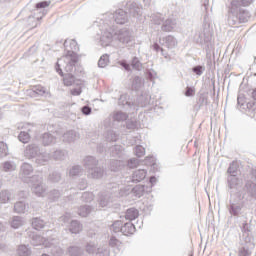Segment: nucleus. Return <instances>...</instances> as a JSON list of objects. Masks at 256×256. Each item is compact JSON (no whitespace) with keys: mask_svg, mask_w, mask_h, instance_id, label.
<instances>
[{"mask_svg":"<svg viewBox=\"0 0 256 256\" xmlns=\"http://www.w3.org/2000/svg\"><path fill=\"white\" fill-rule=\"evenodd\" d=\"M32 185V192L37 195V197H45L47 191V186L43 184V178L37 175L32 176V181L28 183Z\"/></svg>","mask_w":256,"mask_h":256,"instance_id":"5","label":"nucleus"},{"mask_svg":"<svg viewBox=\"0 0 256 256\" xmlns=\"http://www.w3.org/2000/svg\"><path fill=\"white\" fill-rule=\"evenodd\" d=\"M193 73H195L196 75H198L199 77H201V75H203L204 71H205V67L198 65L192 68Z\"/></svg>","mask_w":256,"mask_h":256,"instance_id":"54","label":"nucleus"},{"mask_svg":"<svg viewBox=\"0 0 256 256\" xmlns=\"http://www.w3.org/2000/svg\"><path fill=\"white\" fill-rule=\"evenodd\" d=\"M113 19L118 25H125L128 19L127 12H125L123 9H118L113 14Z\"/></svg>","mask_w":256,"mask_h":256,"instance_id":"11","label":"nucleus"},{"mask_svg":"<svg viewBox=\"0 0 256 256\" xmlns=\"http://www.w3.org/2000/svg\"><path fill=\"white\" fill-rule=\"evenodd\" d=\"M110 247H119L121 245V241L119 239H116L115 236H112L109 241Z\"/></svg>","mask_w":256,"mask_h":256,"instance_id":"56","label":"nucleus"},{"mask_svg":"<svg viewBox=\"0 0 256 256\" xmlns=\"http://www.w3.org/2000/svg\"><path fill=\"white\" fill-rule=\"evenodd\" d=\"M249 17H251V14H249L248 11L239 9L238 18H240V23H247L249 21Z\"/></svg>","mask_w":256,"mask_h":256,"instance_id":"34","label":"nucleus"},{"mask_svg":"<svg viewBox=\"0 0 256 256\" xmlns=\"http://www.w3.org/2000/svg\"><path fill=\"white\" fill-rule=\"evenodd\" d=\"M227 185L230 189L231 193H239V191H243L245 193V189L240 190L243 187V180L238 176H227Z\"/></svg>","mask_w":256,"mask_h":256,"instance_id":"8","label":"nucleus"},{"mask_svg":"<svg viewBox=\"0 0 256 256\" xmlns=\"http://www.w3.org/2000/svg\"><path fill=\"white\" fill-rule=\"evenodd\" d=\"M9 155V148L5 142H0V157H7Z\"/></svg>","mask_w":256,"mask_h":256,"instance_id":"46","label":"nucleus"},{"mask_svg":"<svg viewBox=\"0 0 256 256\" xmlns=\"http://www.w3.org/2000/svg\"><path fill=\"white\" fill-rule=\"evenodd\" d=\"M12 229H19V227H23L25 225V221L21 216H14L12 221L10 222Z\"/></svg>","mask_w":256,"mask_h":256,"instance_id":"29","label":"nucleus"},{"mask_svg":"<svg viewBox=\"0 0 256 256\" xmlns=\"http://www.w3.org/2000/svg\"><path fill=\"white\" fill-rule=\"evenodd\" d=\"M81 93H82L81 88H74L71 90V94L75 95V96H79V95H81Z\"/></svg>","mask_w":256,"mask_h":256,"instance_id":"64","label":"nucleus"},{"mask_svg":"<svg viewBox=\"0 0 256 256\" xmlns=\"http://www.w3.org/2000/svg\"><path fill=\"white\" fill-rule=\"evenodd\" d=\"M132 193L135 197L141 198L145 195V185H137L132 189Z\"/></svg>","mask_w":256,"mask_h":256,"instance_id":"33","label":"nucleus"},{"mask_svg":"<svg viewBox=\"0 0 256 256\" xmlns=\"http://www.w3.org/2000/svg\"><path fill=\"white\" fill-rule=\"evenodd\" d=\"M33 165L25 162L20 167L19 177L24 183H31L33 181Z\"/></svg>","mask_w":256,"mask_h":256,"instance_id":"7","label":"nucleus"},{"mask_svg":"<svg viewBox=\"0 0 256 256\" xmlns=\"http://www.w3.org/2000/svg\"><path fill=\"white\" fill-rule=\"evenodd\" d=\"M127 117H129L127 113L121 111L115 112L113 114L114 121H127Z\"/></svg>","mask_w":256,"mask_h":256,"instance_id":"42","label":"nucleus"},{"mask_svg":"<svg viewBox=\"0 0 256 256\" xmlns=\"http://www.w3.org/2000/svg\"><path fill=\"white\" fill-rule=\"evenodd\" d=\"M83 165L89 171L99 165V160L93 156H86L83 160Z\"/></svg>","mask_w":256,"mask_h":256,"instance_id":"18","label":"nucleus"},{"mask_svg":"<svg viewBox=\"0 0 256 256\" xmlns=\"http://www.w3.org/2000/svg\"><path fill=\"white\" fill-rule=\"evenodd\" d=\"M195 95V89L191 87L186 88L185 96L186 97H193Z\"/></svg>","mask_w":256,"mask_h":256,"instance_id":"61","label":"nucleus"},{"mask_svg":"<svg viewBox=\"0 0 256 256\" xmlns=\"http://www.w3.org/2000/svg\"><path fill=\"white\" fill-rule=\"evenodd\" d=\"M137 165H139V160H137L136 158H132L128 161V167H130V169L137 167Z\"/></svg>","mask_w":256,"mask_h":256,"instance_id":"59","label":"nucleus"},{"mask_svg":"<svg viewBox=\"0 0 256 256\" xmlns=\"http://www.w3.org/2000/svg\"><path fill=\"white\" fill-rule=\"evenodd\" d=\"M123 166V162L121 160H113L111 162V171H119Z\"/></svg>","mask_w":256,"mask_h":256,"instance_id":"48","label":"nucleus"},{"mask_svg":"<svg viewBox=\"0 0 256 256\" xmlns=\"http://www.w3.org/2000/svg\"><path fill=\"white\" fill-rule=\"evenodd\" d=\"M17 169V164L13 161H5L2 163V171H5V173H11V171H15Z\"/></svg>","mask_w":256,"mask_h":256,"instance_id":"30","label":"nucleus"},{"mask_svg":"<svg viewBox=\"0 0 256 256\" xmlns=\"http://www.w3.org/2000/svg\"><path fill=\"white\" fill-rule=\"evenodd\" d=\"M134 154L136 157H143L145 155V148L141 145H138L134 149Z\"/></svg>","mask_w":256,"mask_h":256,"instance_id":"53","label":"nucleus"},{"mask_svg":"<svg viewBox=\"0 0 256 256\" xmlns=\"http://www.w3.org/2000/svg\"><path fill=\"white\" fill-rule=\"evenodd\" d=\"M66 158L67 151L65 150H56L53 152V155H51V159H54L55 161H64Z\"/></svg>","mask_w":256,"mask_h":256,"instance_id":"28","label":"nucleus"},{"mask_svg":"<svg viewBox=\"0 0 256 256\" xmlns=\"http://www.w3.org/2000/svg\"><path fill=\"white\" fill-rule=\"evenodd\" d=\"M113 38L119 41V43H122V45H127V43H131V41H133V33L127 28L115 31V28L107 26L102 31V36L100 37L103 47L109 46L111 41H113Z\"/></svg>","mask_w":256,"mask_h":256,"instance_id":"2","label":"nucleus"},{"mask_svg":"<svg viewBox=\"0 0 256 256\" xmlns=\"http://www.w3.org/2000/svg\"><path fill=\"white\" fill-rule=\"evenodd\" d=\"M14 211L15 213H25L29 211V204L24 201H18L14 204Z\"/></svg>","mask_w":256,"mask_h":256,"instance_id":"23","label":"nucleus"},{"mask_svg":"<svg viewBox=\"0 0 256 256\" xmlns=\"http://www.w3.org/2000/svg\"><path fill=\"white\" fill-rule=\"evenodd\" d=\"M63 83L65 87H71L72 85H75L76 83L75 76L71 74V72H68L63 76Z\"/></svg>","mask_w":256,"mask_h":256,"instance_id":"26","label":"nucleus"},{"mask_svg":"<svg viewBox=\"0 0 256 256\" xmlns=\"http://www.w3.org/2000/svg\"><path fill=\"white\" fill-rule=\"evenodd\" d=\"M69 231L74 233L75 235H77V233H81V231H83V225H81V223H79V221L73 220L70 223Z\"/></svg>","mask_w":256,"mask_h":256,"instance_id":"27","label":"nucleus"},{"mask_svg":"<svg viewBox=\"0 0 256 256\" xmlns=\"http://www.w3.org/2000/svg\"><path fill=\"white\" fill-rule=\"evenodd\" d=\"M18 139L21 143H27L28 141H31V135L29 132L21 131L18 135Z\"/></svg>","mask_w":256,"mask_h":256,"instance_id":"44","label":"nucleus"},{"mask_svg":"<svg viewBox=\"0 0 256 256\" xmlns=\"http://www.w3.org/2000/svg\"><path fill=\"white\" fill-rule=\"evenodd\" d=\"M131 65L133 69H136V71H141L142 65H141V62L139 61V58L134 57Z\"/></svg>","mask_w":256,"mask_h":256,"instance_id":"55","label":"nucleus"},{"mask_svg":"<svg viewBox=\"0 0 256 256\" xmlns=\"http://www.w3.org/2000/svg\"><path fill=\"white\" fill-rule=\"evenodd\" d=\"M139 217V211L135 208H130L126 211L125 219L128 221H135Z\"/></svg>","mask_w":256,"mask_h":256,"instance_id":"31","label":"nucleus"},{"mask_svg":"<svg viewBox=\"0 0 256 256\" xmlns=\"http://www.w3.org/2000/svg\"><path fill=\"white\" fill-rule=\"evenodd\" d=\"M50 183H59L61 181V174L59 172H51L48 176Z\"/></svg>","mask_w":256,"mask_h":256,"instance_id":"41","label":"nucleus"},{"mask_svg":"<svg viewBox=\"0 0 256 256\" xmlns=\"http://www.w3.org/2000/svg\"><path fill=\"white\" fill-rule=\"evenodd\" d=\"M94 195L92 192H84L82 194V201H85V203H91V201H93L94 199Z\"/></svg>","mask_w":256,"mask_h":256,"instance_id":"50","label":"nucleus"},{"mask_svg":"<svg viewBox=\"0 0 256 256\" xmlns=\"http://www.w3.org/2000/svg\"><path fill=\"white\" fill-rule=\"evenodd\" d=\"M31 237V245L34 247H39V245H44L45 247H49L51 250V254L53 256H63V249L59 246H55V243L49 242L45 240V238L41 237V235L33 233L30 235Z\"/></svg>","mask_w":256,"mask_h":256,"instance_id":"4","label":"nucleus"},{"mask_svg":"<svg viewBox=\"0 0 256 256\" xmlns=\"http://www.w3.org/2000/svg\"><path fill=\"white\" fill-rule=\"evenodd\" d=\"M68 253L71 256H81V248L77 247V246H72L68 249Z\"/></svg>","mask_w":256,"mask_h":256,"instance_id":"51","label":"nucleus"},{"mask_svg":"<svg viewBox=\"0 0 256 256\" xmlns=\"http://www.w3.org/2000/svg\"><path fill=\"white\" fill-rule=\"evenodd\" d=\"M32 227L36 229V231H39V229H43V227H45V221L39 218H33Z\"/></svg>","mask_w":256,"mask_h":256,"instance_id":"38","label":"nucleus"},{"mask_svg":"<svg viewBox=\"0 0 256 256\" xmlns=\"http://www.w3.org/2000/svg\"><path fill=\"white\" fill-rule=\"evenodd\" d=\"M227 175V177H237L239 175V163L237 161L230 163L227 169Z\"/></svg>","mask_w":256,"mask_h":256,"instance_id":"21","label":"nucleus"},{"mask_svg":"<svg viewBox=\"0 0 256 256\" xmlns=\"http://www.w3.org/2000/svg\"><path fill=\"white\" fill-rule=\"evenodd\" d=\"M34 159H36L35 163L37 165H47V163L51 161V153L40 151V154H38Z\"/></svg>","mask_w":256,"mask_h":256,"instance_id":"16","label":"nucleus"},{"mask_svg":"<svg viewBox=\"0 0 256 256\" xmlns=\"http://www.w3.org/2000/svg\"><path fill=\"white\" fill-rule=\"evenodd\" d=\"M42 144L44 147L55 144V136H53L51 133H44L42 135Z\"/></svg>","mask_w":256,"mask_h":256,"instance_id":"25","label":"nucleus"},{"mask_svg":"<svg viewBox=\"0 0 256 256\" xmlns=\"http://www.w3.org/2000/svg\"><path fill=\"white\" fill-rule=\"evenodd\" d=\"M70 220H71V214H65L59 219L60 223H69Z\"/></svg>","mask_w":256,"mask_h":256,"instance_id":"60","label":"nucleus"},{"mask_svg":"<svg viewBox=\"0 0 256 256\" xmlns=\"http://www.w3.org/2000/svg\"><path fill=\"white\" fill-rule=\"evenodd\" d=\"M51 5V1H42L36 4V11L38 13H41V16H37L36 19L39 21L47 15V10L45 9L46 7H49Z\"/></svg>","mask_w":256,"mask_h":256,"instance_id":"15","label":"nucleus"},{"mask_svg":"<svg viewBox=\"0 0 256 256\" xmlns=\"http://www.w3.org/2000/svg\"><path fill=\"white\" fill-rule=\"evenodd\" d=\"M83 173V168L80 165L73 166L69 170L70 177H77V175H81Z\"/></svg>","mask_w":256,"mask_h":256,"instance_id":"39","label":"nucleus"},{"mask_svg":"<svg viewBox=\"0 0 256 256\" xmlns=\"http://www.w3.org/2000/svg\"><path fill=\"white\" fill-rule=\"evenodd\" d=\"M64 47L67 53L58 59L55 69L59 75H63V69L66 73H73L75 65H77V54L75 51H79V45L76 40H65ZM63 69H62V68Z\"/></svg>","mask_w":256,"mask_h":256,"instance_id":"1","label":"nucleus"},{"mask_svg":"<svg viewBox=\"0 0 256 256\" xmlns=\"http://www.w3.org/2000/svg\"><path fill=\"white\" fill-rule=\"evenodd\" d=\"M243 207H245V192H231L229 204L227 209L233 217H239L243 213Z\"/></svg>","mask_w":256,"mask_h":256,"instance_id":"3","label":"nucleus"},{"mask_svg":"<svg viewBox=\"0 0 256 256\" xmlns=\"http://www.w3.org/2000/svg\"><path fill=\"white\" fill-rule=\"evenodd\" d=\"M129 15L132 17H141L143 15V8L137 3H132L128 10Z\"/></svg>","mask_w":256,"mask_h":256,"instance_id":"19","label":"nucleus"},{"mask_svg":"<svg viewBox=\"0 0 256 256\" xmlns=\"http://www.w3.org/2000/svg\"><path fill=\"white\" fill-rule=\"evenodd\" d=\"M121 233L126 236L133 235V233H135V225L131 222L125 223L121 228Z\"/></svg>","mask_w":256,"mask_h":256,"instance_id":"24","label":"nucleus"},{"mask_svg":"<svg viewBox=\"0 0 256 256\" xmlns=\"http://www.w3.org/2000/svg\"><path fill=\"white\" fill-rule=\"evenodd\" d=\"M241 7V3L239 0H232L230 5V12L228 16L229 25H239L241 20L239 18V8Z\"/></svg>","mask_w":256,"mask_h":256,"instance_id":"6","label":"nucleus"},{"mask_svg":"<svg viewBox=\"0 0 256 256\" xmlns=\"http://www.w3.org/2000/svg\"><path fill=\"white\" fill-rule=\"evenodd\" d=\"M177 27V20L174 18H168L162 22L161 31L165 33H171Z\"/></svg>","mask_w":256,"mask_h":256,"instance_id":"12","label":"nucleus"},{"mask_svg":"<svg viewBox=\"0 0 256 256\" xmlns=\"http://www.w3.org/2000/svg\"><path fill=\"white\" fill-rule=\"evenodd\" d=\"M245 189L248 191L251 197H256V183L248 181L245 185Z\"/></svg>","mask_w":256,"mask_h":256,"instance_id":"35","label":"nucleus"},{"mask_svg":"<svg viewBox=\"0 0 256 256\" xmlns=\"http://www.w3.org/2000/svg\"><path fill=\"white\" fill-rule=\"evenodd\" d=\"M123 227V222L121 220H117L112 224L111 230L114 233L121 232V228Z\"/></svg>","mask_w":256,"mask_h":256,"instance_id":"45","label":"nucleus"},{"mask_svg":"<svg viewBox=\"0 0 256 256\" xmlns=\"http://www.w3.org/2000/svg\"><path fill=\"white\" fill-rule=\"evenodd\" d=\"M159 43L162 45V47H166L167 49H175V47H177V39L171 35L160 38Z\"/></svg>","mask_w":256,"mask_h":256,"instance_id":"10","label":"nucleus"},{"mask_svg":"<svg viewBox=\"0 0 256 256\" xmlns=\"http://www.w3.org/2000/svg\"><path fill=\"white\" fill-rule=\"evenodd\" d=\"M60 197H61V192H59V190H52L48 195V198L50 199V201H57V199H59Z\"/></svg>","mask_w":256,"mask_h":256,"instance_id":"49","label":"nucleus"},{"mask_svg":"<svg viewBox=\"0 0 256 256\" xmlns=\"http://www.w3.org/2000/svg\"><path fill=\"white\" fill-rule=\"evenodd\" d=\"M86 251L91 255L93 253H104V255H107L109 253V250H107V247L103 248H97V243L95 242H88L86 244Z\"/></svg>","mask_w":256,"mask_h":256,"instance_id":"13","label":"nucleus"},{"mask_svg":"<svg viewBox=\"0 0 256 256\" xmlns=\"http://www.w3.org/2000/svg\"><path fill=\"white\" fill-rule=\"evenodd\" d=\"M153 49H154V51H161L163 57L167 58V53H164L163 48H161V46H159V44L155 43L153 45Z\"/></svg>","mask_w":256,"mask_h":256,"instance_id":"62","label":"nucleus"},{"mask_svg":"<svg viewBox=\"0 0 256 256\" xmlns=\"http://www.w3.org/2000/svg\"><path fill=\"white\" fill-rule=\"evenodd\" d=\"M17 253L20 256H29L31 255V249L27 245H20L17 249Z\"/></svg>","mask_w":256,"mask_h":256,"instance_id":"36","label":"nucleus"},{"mask_svg":"<svg viewBox=\"0 0 256 256\" xmlns=\"http://www.w3.org/2000/svg\"><path fill=\"white\" fill-rule=\"evenodd\" d=\"M80 134L75 130H69L63 134L62 139L64 143H75L79 139Z\"/></svg>","mask_w":256,"mask_h":256,"instance_id":"14","label":"nucleus"},{"mask_svg":"<svg viewBox=\"0 0 256 256\" xmlns=\"http://www.w3.org/2000/svg\"><path fill=\"white\" fill-rule=\"evenodd\" d=\"M142 85H143V80L141 79V77L139 76L134 77L132 81V89H134L135 91H139Z\"/></svg>","mask_w":256,"mask_h":256,"instance_id":"40","label":"nucleus"},{"mask_svg":"<svg viewBox=\"0 0 256 256\" xmlns=\"http://www.w3.org/2000/svg\"><path fill=\"white\" fill-rule=\"evenodd\" d=\"M90 213L91 206L88 205L81 206L78 210V215H80V217H87V215H89Z\"/></svg>","mask_w":256,"mask_h":256,"instance_id":"43","label":"nucleus"},{"mask_svg":"<svg viewBox=\"0 0 256 256\" xmlns=\"http://www.w3.org/2000/svg\"><path fill=\"white\" fill-rule=\"evenodd\" d=\"M107 141H117L119 139V135L115 133L113 130H110L106 134Z\"/></svg>","mask_w":256,"mask_h":256,"instance_id":"52","label":"nucleus"},{"mask_svg":"<svg viewBox=\"0 0 256 256\" xmlns=\"http://www.w3.org/2000/svg\"><path fill=\"white\" fill-rule=\"evenodd\" d=\"M238 256H251V251L245 247H242L239 249Z\"/></svg>","mask_w":256,"mask_h":256,"instance_id":"58","label":"nucleus"},{"mask_svg":"<svg viewBox=\"0 0 256 256\" xmlns=\"http://www.w3.org/2000/svg\"><path fill=\"white\" fill-rule=\"evenodd\" d=\"M110 155L112 157H121L123 155V147L121 145H114L110 148Z\"/></svg>","mask_w":256,"mask_h":256,"instance_id":"32","label":"nucleus"},{"mask_svg":"<svg viewBox=\"0 0 256 256\" xmlns=\"http://www.w3.org/2000/svg\"><path fill=\"white\" fill-rule=\"evenodd\" d=\"M107 63H109V55H102L98 61V67H107Z\"/></svg>","mask_w":256,"mask_h":256,"instance_id":"47","label":"nucleus"},{"mask_svg":"<svg viewBox=\"0 0 256 256\" xmlns=\"http://www.w3.org/2000/svg\"><path fill=\"white\" fill-rule=\"evenodd\" d=\"M150 21L153 25H161L163 23V14H152Z\"/></svg>","mask_w":256,"mask_h":256,"instance_id":"37","label":"nucleus"},{"mask_svg":"<svg viewBox=\"0 0 256 256\" xmlns=\"http://www.w3.org/2000/svg\"><path fill=\"white\" fill-rule=\"evenodd\" d=\"M88 177L90 179H101L103 177V168L94 166V168L88 170Z\"/></svg>","mask_w":256,"mask_h":256,"instance_id":"20","label":"nucleus"},{"mask_svg":"<svg viewBox=\"0 0 256 256\" xmlns=\"http://www.w3.org/2000/svg\"><path fill=\"white\" fill-rule=\"evenodd\" d=\"M33 91L36 95H45L47 90L43 86H35Z\"/></svg>","mask_w":256,"mask_h":256,"instance_id":"57","label":"nucleus"},{"mask_svg":"<svg viewBox=\"0 0 256 256\" xmlns=\"http://www.w3.org/2000/svg\"><path fill=\"white\" fill-rule=\"evenodd\" d=\"M147 177V170L145 169H138L133 172L131 181L132 183H141L143 179Z\"/></svg>","mask_w":256,"mask_h":256,"instance_id":"17","label":"nucleus"},{"mask_svg":"<svg viewBox=\"0 0 256 256\" xmlns=\"http://www.w3.org/2000/svg\"><path fill=\"white\" fill-rule=\"evenodd\" d=\"M41 147L37 143H31L26 146L24 150V157L27 159H35L37 155H40Z\"/></svg>","mask_w":256,"mask_h":256,"instance_id":"9","label":"nucleus"},{"mask_svg":"<svg viewBox=\"0 0 256 256\" xmlns=\"http://www.w3.org/2000/svg\"><path fill=\"white\" fill-rule=\"evenodd\" d=\"M82 113H83V115H91V107L83 106L82 107Z\"/></svg>","mask_w":256,"mask_h":256,"instance_id":"63","label":"nucleus"},{"mask_svg":"<svg viewBox=\"0 0 256 256\" xmlns=\"http://www.w3.org/2000/svg\"><path fill=\"white\" fill-rule=\"evenodd\" d=\"M13 192L9 190H2L0 192V203H9V201H13Z\"/></svg>","mask_w":256,"mask_h":256,"instance_id":"22","label":"nucleus"}]
</instances>
